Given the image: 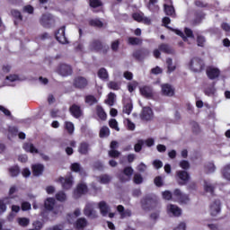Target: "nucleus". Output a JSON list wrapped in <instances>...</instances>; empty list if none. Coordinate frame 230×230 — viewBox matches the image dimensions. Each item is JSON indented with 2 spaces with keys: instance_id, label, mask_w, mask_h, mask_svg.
<instances>
[{
  "instance_id": "obj_26",
  "label": "nucleus",
  "mask_w": 230,
  "mask_h": 230,
  "mask_svg": "<svg viewBox=\"0 0 230 230\" xmlns=\"http://www.w3.org/2000/svg\"><path fill=\"white\" fill-rule=\"evenodd\" d=\"M23 149L25 152H30L31 154H39V150L31 143H25L23 145Z\"/></svg>"
},
{
  "instance_id": "obj_20",
  "label": "nucleus",
  "mask_w": 230,
  "mask_h": 230,
  "mask_svg": "<svg viewBox=\"0 0 230 230\" xmlns=\"http://www.w3.org/2000/svg\"><path fill=\"white\" fill-rule=\"evenodd\" d=\"M153 117L154 112L152 111V109L150 107H146L143 109L142 119H146V121H148Z\"/></svg>"
},
{
  "instance_id": "obj_39",
  "label": "nucleus",
  "mask_w": 230,
  "mask_h": 230,
  "mask_svg": "<svg viewBox=\"0 0 230 230\" xmlns=\"http://www.w3.org/2000/svg\"><path fill=\"white\" fill-rule=\"evenodd\" d=\"M65 128L68 134H73V132H75V124H73V122H65Z\"/></svg>"
},
{
  "instance_id": "obj_23",
  "label": "nucleus",
  "mask_w": 230,
  "mask_h": 230,
  "mask_svg": "<svg viewBox=\"0 0 230 230\" xmlns=\"http://www.w3.org/2000/svg\"><path fill=\"white\" fill-rule=\"evenodd\" d=\"M140 93L142 96L146 98H152L154 96V93L152 92V88L150 86H144L140 88Z\"/></svg>"
},
{
  "instance_id": "obj_17",
  "label": "nucleus",
  "mask_w": 230,
  "mask_h": 230,
  "mask_svg": "<svg viewBox=\"0 0 230 230\" xmlns=\"http://www.w3.org/2000/svg\"><path fill=\"white\" fill-rule=\"evenodd\" d=\"M84 215L86 217H89L90 218H94V217H96V212L94 211V209L93 208V203H88L85 206L84 208Z\"/></svg>"
},
{
  "instance_id": "obj_14",
  "label": "nucleus",
  "mask_w": 230,
  "mask_h": 230,
  "mask_svg": "<svg viewBox=\"0 0 230 230\" xmlns=\"http://www.w3.org/2000/svg\"><path fill=\"white\" fill-rule=\"evenodd\" d=\"M53 22H55V20L51 14H43L40 18V24H42V26L48 27L50 24H53Z\"/></svg>"
},
{
  "instance_id": "obj_55",
  "label": "nucleus",
  "mask_w": 230,
  "mask_h": 230,
  "mask_svg": "<svg viewBox=\"0 0 230 230\" xmlns=\"http://www.w3.org/2000/svg\"><path fill=\"white\" fill-rule=\"evenodd\" d=\"M124 123L127 125L128 130H135L136 128V124H134V122L130 121V119H126L124 120Z\"/></svg>"
},
{
  "instance_id": "obj_21",
  "label": "nucleus",
  "mask_w": 230,
  "mask_h": 230,
  "mask_svg": "<svg viewBox=\"0 0 230 230\" xmlns=\"http://www.w3.org/2000/svg\"><path fill=\"white\" fill-rule=\"evenodd\" d=\"M203 188H204L205 193H207V194L208 193L210 195H215V186L211 182L205 181Z\"/></svg>"
},
{
  "instance_id": "obj_40",
  "label": "nucleus",
  "mask_w": 230,
  "mask_h": 230,
  "mask_svg": "<svg viewBox=\"0 0 230 230\" xmlns=\"http://www.w3.org/2000/svg\"><path fill=\"white\" fill-rule=\"evenodd\" d=\"M108 87L113 91H119V87H121V84L118 82L111 81L108 83Z\"/></svg>"
},
{
  "instance_id": "obj_7",
  "label": "nucleus",
  "mask_w": 230,
  "mask_h": 230,
  "mask_svg": "<svg viewBox=\"0 0 230 230\" xmlns=\"http://www.w3.org/2000/svg\"><path fill=\"white\" fill-rule=\"evenodd\" d=\"M207 76L210 80H215V78H218V76H220V69L216 66H208Z\"/></svg>"
},
{
  "instance_id": "obj_33",
  "label": "nucleus",
  "mask_w": 230,
  "mask_h": 230,
  "mask_svg": "<svg viewBox=\"0 0 230 230\" xmlns=\"http://www.w3.org/2000/svg\"><path fill=\"white\" fill-rule=\"evenodd\" d=\"M167 73H173L174 69H177V66L173 65L172 58L166 59Z\"/></svg>"
},
{
  "instance_id": "obj_45",
  "label": "nucleus",
  "mask_w": 230,
  "mask_h": 230,
  "mask_svg": "<svg viewBox=\"0 0 230 230\" xmlns=\"http://www.w3.org/2000/svg\"><path fill=\"white\" fill-rule=\"evenodd\" d=\"M17 222H18L19 226H21L22 227H26V226H28L30 224V219H28L26 217H19L17 219Z\"/></svg>"
},
{
  "instance_id": "obj_52",
  "label": "nucleus",
  "mask_w": 230,
  "mask_h": 230,
  "mask_svg": "<svg viewBox=\"0 0 230 230\" xmlns=\"http://www.w3.org/2000/svg\"><path fill=\"white\" fill-rule=\"evenodd\" d=\"M163 195V199H164V200H173V195H172V192H170L169 190H165L162 193Z\"/></svg>"
},
{
  "instance_id": "obj_50",
  "label": "nucleus",
  "mask_w": 230,
  "mask_h": 230,
  "mask_svg": "<svg viewBox=\"0 0 230 230\" xmlns=\"http://www.w3.org/2000/svg\"><path fill=\"white\" fill-rule=\"evenodd\" d=\"M19 172H20L19 166L17 165L13 166L9 169V173L10 175H12V177H17Z\"/></svg>"
},
{
  "instance_id": "obj_54",
  "label": "nucleus",
  "mask_w": 230,
  "mask_h": 230,
  "mask_svg": "<svg viewBox=\"0 0 230 230\" xmlns=\"http://www.w3.org/2000/svg\"><path fill=\"white\" fill-rule=\"evenodd\" d=\"M145 146V140H138V142L135 145V152H141V148Z\"/></svg>"
},
{
  "instance_id": "obj_6",
  "label": "nucleus",
  "mask_w": 230,
  "mask_h": 230,
  "mask_svg": "<svg viewBox=\"0 0 230 230\" xmlns=\"http://www.w3.org/2000/svg\"><path fill=\"white\" fill-rule=\"evenodd\" d=\"M87 191V185L85 183H79L76 187V190L74 191V198L80 199V197H82V195H85Z\"/></svg>"
},
{
  "instance_id": "obj_59",
  "label": "nucleus",
  "mask_w": 230,
  "mask_h": 230,
  "mask_svg": "<svg viewBox=\"0 0 230 230\" xmlns=\"http://www.w3.org/2000/svg\"><path fill=\"white\" fill-rule=\"evenodd\" d=\"M19 211H21V207H19L17 205H13L12 206V214L10 215V217H12V218H13V217H15V214L19 213Z\"/></svg>"
},
{
  "instance_id": "obj_61",
  "label": "nucleus",
  "mask_w": 230,
  "mask_h": 230,
  "mask_svg": "<svg viewBox=\"0 0 230 230\" xmlns=\"http://www.w3.org/2000/svg\"><path fill=\"white\" fill-rule=\"evenodd\" d=\"M198 46H200L201 48L204 47V44H206V38L203 36H198L197 39Z\"/></svg>"
},
{
  "instance_id": "obj_53",
  "label": "nucleus",
  "mask_w": 230,
  "mask_h": 230,
  "mask_svg": "<svg viewBox=\"0 0 230 230\" xmlns=\"http://www.w3.org/2000/svg\"><path fill=\"white\" fill-rule=\"evenodd\" d=\"M11 13L13 17H15L16 21H22V15H21V12L17 10H12Z\"/></svg>"
},
{
  "instance_id": "obj_3",
  "label": "nucleus",
  "mask_w": 230,
  "mask_h": 230,
  "mask_svg": "<svg viewBox=\"0 0 230 230\" xmlns=\"http://www.w3.org/2000/svg\"><path fill=\"white\" fill-rule=\"evenodd\" d=\"M172 200L181 202V204H188L190 198H188V195L183 194L179 189H176L172 194Z\"/></svg>"
},
{
  "instance_id": "obj_12",
  "label": "nucleus",
  "mask_w": 230,
  "mask_h": 230,
  "mask_svg": "<svg viewBox=\"0 0 230 230\" xmlns=\"http://www.w3.org/2000/svg\"><path fill=\"white\" fill-rule=\"evenodd\" d=\"M133 19L137 22H144L145 24H150L151 21L150 18L145 17L143 13H133Z\"/></svg>"
},
{
  "instance_id": "obj_49",
  "label": "nucleus",
  "mask_w": 230,
  "mask_h": 230,
  "mask_svg": "<svg viewBox=\"0 0 230 230\" xmlns=\"http://www.w3.org/2000/svg\"><path fill=\"white\" fill-rule=\"evenodd\" d=\"M111 134V131L108 127H102L100 130L101 137H107Z\"/></svg>"
},
{
  "instance_id": "obj_18",
  "label": "nucleus",
  "mask_w": 230,
  "mask_h": 230,
  "mask_svg": "<svg viewBox=\"0 0 230 230\" xmlns=\"http://www.w3.org/2000/svg\"><path fill=\"white\" fill-rule=\"evenodd\" d=\"M98 208L102 217H107V215H109V211H110L109 205H107L105 201L99 202Z\"/></svg>"
},
{
  "instance_id": "obj_41",
  "label": "nucleus",
  "mask_w": 230,
  "mask_h": 230,
  "mask_svg": "<svg viewBox=\"0 0 230 230\" xmlns=\"http://www.w3.org/2000/svg\"><path fill=\"white\" fill-rule=\"evenodd\" d=\"M223 177L226 179V181H230V164L224 167Z\"/></svg>"
},
{
  "instance_id": "obj_63",
  "label": "nucleus",
  "mask_w": 230,
  "mask_h": 230,
  "mask_svg": "<svg viewBox=\"0 0 230 230\" xmlns=\"http://www.w3.org/2000/svg\"><path fill=\"white\" fill-rule=\"evenodd\" d=\"M153 166L156 169L159 170V168H163V162L161 160H155L153 162Z\"/></svg>"
},
{
  "instance_id": "obj_51",
  "label": "nucleus",
  "mask_w": 230,
  "mask_h": 230,
  "mask_svg": "<svg viewBox=\"0 0 230 230\" xmlns=\"http://www.w3.org/2000/svg\"><path fill=\"white\" fill-rule=\"evenodd\" d=\"M100 182L101 184H108V182H111V176L103 174L100 177Z\"/></svg>"
},
{
  "instance_id": "obj_62",
  "label": "nucleus",
  "mask_w": 230,
  "mask_h": 230,
  "mask_svg": "<svg viewBox=\"0 0 230 230\" xmlns=\"http://www.w3.org/2000/svg\"><path fill=\"white\" fill-rule=\"evenodd\" d=\"M136 87H137V82L133 81L132 83H130L128 85V89L129 91V93H133V91L136 89Z\"/></svg>"
},
{
  "instance_id": "obj_29",
  "label": "nucleus",
  "mask_w": 230,
  "mask_h": 230,
  "mask_svg": "<svg viewBox=\"0 0 230 230\" xmlns=\"http://www.w3.org/2000/svg\"><path fill=\"white\" fill-rule=\"evenodd\" d=\"M96 112L100 119H102V121H105V119H107V113H105V111H103V108L97 106Z\"/></svg>"
},
{
  "instance_id": "obj_4",
  "label": "nucleus",
  "mask_w": 230,
  "mask_h": 230,
  "mask_svg": "<svg viewBox=\"0 0 230 230\" xmlns=\"http://www.w3.org/2000/svg\"><path fill=\"white\" fill-rule=\"evenodd\" d=\"M56 71L61 76H69V75H71V73H73V69L71 68V66L66 64L59 65Z\"/></svg>"
},
{
  "instance_id": "obj_60",
  "label": "nucleus",
  "mask_w": 230,
  "mask_h": 230,
  "mask_svg": "<svg viewBox=\"0 0 230 230\" xmlns=\"http://www.w3.org/2000/svg\"><path fill=\"white\" fill-rule=\"evenodd\" d=\"M90 6L98 8V6H102V2L100 0H90Z\"/></svg>"
},
{
  "instance_id": "obj_16",
  "label": "nucleus",
  "mask_w": 230,
  "mask_h": 230,
  "mask_svg": "<svg viewBox=\"0 0 230 230\" xmlns=\"http://www.w3.org/2000/svg\"><path fill=\"white\" fill-rule=\"evenodd\" d=\"M12 197L0 199V213H4V211H6V206L12 204Z\"/></svg>"
},
{
  "instance_id": "obj_58",
  "label": "nucleus",
  "mask_w": 230,
  "mask_h": 230,
  "mask_svg": "<svg viewBox=\"0 0 230 230\" xmlns=\"http://www.w3.org/2000/svg\"><path fill=\"white\" fill-rule=\"evenodd\" d=\"M159 49H160V51H164V53H171L172 52V49H170V47L166 44L160 45Z\"/></svg>"
},
{
  "instance_id": "obj_13",
  "label": "nucleus",
  "mask_w": 230,
  "mask_h": 230,
  "mask_svg": "<svg viewBox=\"0 0 230 230\" xmlns=\"http://www.w3.org/2000/svg\"><path fill=\"white\" fill-rule=\"evenodd\" d=\"M162 94H164V96H173L175 90L172 85L165 84L162 85Z\"/></svg>"
},
{
  "instance_id": "obj_31",
  "label": "nucleus",
  "mask_w": 230,
  "mask_h": 230,
  "mask_svg": "<svg viewBox=\"0 0 230 230\" xmlns=\"http://www.w3.org/2000/svg\"><path fill=\"white\" fill-rule=\"evenodd\" d=\"M98 76L101 80H109V72H107V69L105 68H101L98 71Z\"/></svg>"
},
{
  "instance_id": "obj_10",
  "label": "nucleus",
  "mask_w": 230,
  "mask_h": 230,
  "mask_svg": "<svg viewBox=\"0 0 230 230\" xmlns=\"http://www.w3.org/2000/svg\"><path fill=\"white\" fill-rule=\"evenodd\" d=\"M168 215H172V217H181L182 215V210L177 207V205H168L167 206Z\"/></svg>"
},
{
  "instance_id": "obj_34",
  "label": "nucleus",
  "mask_w": 230,
  "mask_h": 230,
  "mask_svg": "<svg viewBox=\"0 0 230 230\" xmlns=\"http://www.w3.org/2000/svg\"><path fill=\"white\" fill-rule=\"evenodd\" d=\"M84 102L87 103V105H94V103H98V99H96L94 95H87Z\"/></svg>"
},
{
  "instance_id": "obj_36",
  "label": "nucleus",
  "mask_w": 230,
  "mask_h": 230,
  "mask_svg": "<svg viewBox=\"0 0 230 230\" xmlns=\"http://www.w3.org/2000/svg\"><path fill=\"white\" fill-rule=\"evenodd\" d=\"M101 48H102V43L100 41H93L90 44V49L92 51H100Z\"/></svg>"
},
{
  "instance_id": "obj_11",
  "label": "nucleus",
  "mask_w": 230,
  "mask_h": 230,
  "mask_svg": "<svg viewBox=\"0 0 230 230\" xmlns=\"http://www.w3.org/2000/svg\"><path fill=\"white\" fill-rule=\"evenodd\" d=\"M164 2L165 4H164V6L166 15L175 17V8H173V5L172 4V0H164Z\"/></svg>"
},
{
  "instance_id": "obj_27",
  "label": "nucleus",
  "mask_w": 230,
  "mask_h": 230,
  "mask_svg": "<svg viewBox=\"0 0 230 230\" xmlns=\"http://www.w3.org/2000/svg\"><path fill=\"white\" fill-rule=\"evenodd\" d=\"M70 112L74 118H80L82 116V110L78 105H73L70 107Z\"/></svg>"
},
{
  "instance_id": "obj_28",
  "label": "nucleus",
  "mask_w": 230,
  "mask_h": 230,
  "mask_svg": "<svg viewBox=\"0 0 230 230\" xmlns=\"http://www.w3.org/2000/svg\"><path fill=\"white\" fill-rule=\"evenodd\" d=\"M78 152L81 153L83 155H87L89 152V144L83 142L80 144L78 147Z\"/></svg>"
},
{
  "instance_id": "obj_19",
  "label": "nucleus",
  "mask_w": 230,
  "mask_h": 230,
  "mask_svg": "<svg viewBox=\"0 0 230 230\" xmlns=\"http://www.w3.org/2000/svg\"><path fill=\"white\" fill-rule=\"evenodd\" d=\"M132 173H134V169H132V167H126L124 169L125 177H120V181H122V182H127V181H130Z\"/></svg>"
},
{
  "instance_id": "obj_25",
  "label": "nucleus",
  "mask_w": 230,
  "mask_h": 230,
  "mask_svg": "<svg viewBox=\"0 0 230 230\" xmlns=\"http://www.w3.org/2000/svg\"><path fill=\"white\" fill-rule=\"evenodd\" d=\"M117 211H119L121 218H127V217H130L132 215V212H130V210H125V208L121 205L117 207Z\"/></svg>"
},
{
  "instance_id": "obj_9",
  "label": "nucleus",
  "mask_w": 230,
  "mask_h": 230,
  "mask_svg": "<svg viewBox=\"0 0 230 230\" xmlns=\"http://www.w3.org/2000/svg\"><path fill=\"white\" fill-rule=\"evenodd\" d=\"M209 212L212 217H217L220 213V200L216 199L211 202L209 207Z\"/></svg>"
},
{
  "instance_id": "obj_5",
  "label": "nucleus",
  "mask_w": 230,
  "mask_h": 230,
  "mask_svg": "<svg viewBox=\"0 0 230 230\" xmlns=\"http://www.w3.org/2000/svg\"><path fill=\"white\" fill-rule=\"evenodd\" d=\"M63 190H71L73 188V176L70 174L66 177L59 178Z\"/></svg>"
},
{
  "instance_id": "obj_46",
  "label": "nucleus",
  "mask_w": 230,
  "mask_h": 230,
  "mask_svg": "<svg viewBox=\"0 0 230 230\" xmlns=\"http://www.w3.org/2000/svg\"><path fill=\"white\" fill-rule=\"evenodd\" d=\"M87 226V221L85 218H80L76 221V228L77 229H84Z\"/></svg>"
},
{
  "instance_id": "obj_2",
  "label": "nucleus",
  "mask_w": 230,
  "mask_h": 230,
  "mask_svg": "<svg viewBox=\"0 0 230 230\" xmlns=\"http://www.w3.org/2000/svg\"><path fill=\"white\" fill-rule=\"evenodd\" d=\"M45 209H48V211H53L55 215H58V213H62V207H56L55 206V199L53 198H48L45 200Z\"/></svg>"
},
{
  "instance_id": "obj_35",
  "label": "nucleus",
  "mask_w": 230,
  "mask_h": 230,
  "mask_svg": "<svg viewBox=\"0 0 230 230\" xmlns=\"http://www.w3.org/2000/svg\"><path fill=\"white\" fill-rule=\"evenodd\" d=\"M114 102H116V94L110 93L108 99L106 100V103L107 105H110V107H112V105H114Z\"/></svg>"
},
{
  "instance_id": "obj_44",
  "label": "nucleus",
  "mask_w": 230,
  "mask_h": 230,
  "mask_svg": "<svg viewBox=\"0 0 230 230\" xmlns=\"http://www.w3.org/2000/svg\"><path fill=\"white\" fill-rule=\"evenodd\" d=\"M123 112H125V114L129 115L130 112H132V102L128 101L123 108Z\"/></svg>"
},
{
  "instance_id": "obj_43",
  "label": "nucleus",
  "mask_w": 230,
  "mask_h": 230,
  "mask_svg": "<svg viewBox=\"0 0 230 230\" xmlns=\"http://www.w3.org/2000/svg\"><path fill=\"white\" fill-rule=\"evenodd\" d=\"M89 23L91 26H95L96 28H102L103 26V22L99 19H92Z\"/></svg>"
},
{
  "instance_id": "obj_24",
  "label": "nucleus",
  "mask_w": 230,
  "mask_h": 230,
  "mask_svg": "<svg viewBox=\"0 0 230 230\" xmlns=\"http://www.w3.org/2000/svg\"><path fill=\"white\" fill-rule=\"evenodd\" d=\"M177 176L182 181L181 184H186V182L190 181V174H188V172L185 171H178Z\"/></svg>"
},
{
  "instance_id": "obj_32",
  "label": "nucleus",
  "mask_w": 230,
  "mask_h": 230,
  "mask_svg": "<svg viewBox=\"0 0 230 230\" xmlns=\"http://www.w3.org/2000/svg\"><path fill=\"white\" fill-rule=\"evenodd\" d=\"M19 76L17 75H11L9 76H6L5 78V84L6 85H12L13 82H17L19 81Z\"/></svg>"
},
{
  "instance_id": "obj_1",
  "label": "nucleus",
  "mask_w": 230,
  "mask_h": 230,
  "mask_svg": "<svg viewBox=\"0 0 230 230\" xmlns=\"http://www.w3.org/2000/svg\"><path fill=\"white\" fill-rule=\"evenodd\" d=\"M188 67L193 73H200L204 69V60L200 58H193L188 63Z\"/></svg>"
},
{
  "instance_id": "obj_15",
  "label": "nucleus",
  "mask_w": 230,
  "mask_h": 230,
  "mask_svg": "<svg viewBox=\"0 0 230 230\" xmlns=\"http://www.w3.org/2000/svg\"><path fill=\"white\" fill-rule=\"evenodd\" d=\"M74 85L78 89H84V87H86L87 85V79H85V77L78 76L74 80Z\"/></svg>"
},
{
  "instance_id": "obj_22",
  "label": "nucleus",
  "mask_w": 230,
  "mask_h": 230,
  "mask_svg": "<svg viewBox=\"0 0 230 230\" xmlns=\"http://www.w3.org/2000/svg\"><path fill=\"white\" fill-rule=\"evenodd\" d=\"M42 172H44V165L38 164L32 165V173L35 177H39V175H42Z\"/></svg>"
},
{
  "instance_id": "obj_37",
  "label": "nucleus",
  "mask_w": 230,
  "mask_h": 230,
  "mask_svg": "<svg viewBox=\"0 0 230 230\" xmlns=\"http://www.w3.org/2000/svg\"><path fill=\"white\" fill-rule=\"evenodd\" d=\"M56 199L59 202H66L67 200V195H66L64 191H59L56 194Z\"/></svg>"
},
{
  "instance_id": "obj_64",
  "label": "nucleus",
  "mask_w": 230,
  "mask_h": 230,
  "mask_svg": "<svg viewBox=\"0 0 230 230\" xmlns=\"http://www.w3.org/2000/svg\"><path fill=\"white\" fill-rule=\"evenodd\" d=\"M180 166L183 170H188V168H190V163L186 160H182L181 162H180Z\"/></svg>"
},
{
  "instance_id": "obj_38",
  "label": "nucleus",
  "mask_w": 230,
  "mask_h": 230,
  "mask_svg": "<svg viewBox=\"0 0 230 230\" xmlns=\"http://www.w3.org/2000/svg\"><path fill=\"white\" fill-rule=\"evenodd\" d=\"M156 3H157V0H149L148 9L151 12H157V10H159V6L155 4Z\"/></svg>"
},
{
  "instance_id": "obj_57",
  "label": "nucleus",
  "mask_w": 230,
  "mask_h": 230,
  "mask_svg": "<svg viewBox=\"0 0 230 230\" xmlns=\"http://www.w3.org/2000/svg\"><path fill=\"white\" fill-rule=\"evenodd\" d=\"M128 42L132 46H137V44H141V40L138 38L134 37L128 38Z\"/></svg>"
},
{
  "instance_id": "obj_56",
  "label": "nucleus",
  "mask_w": 230,
  "mask_h": 230,
  "mask_svg": "<svg viewBox=\"0 0 230 230\" xmlns=\"http://www.w3.org/2000/svg\"><path fill=\"white\" fill-rule=\"evenodd\" d=\"M133 181L135 184H141L143 182V176H141L139 173H136L134 175Z\"/></svg>"
},
{
  "instance_id": "obj_42",
  "label": "nucleus",
  "mask_w": 230,
  "mask_h": 230,
  "mask_svg": "<svg viewBox=\"0 0 230 230\" xmlns=\"http://www.w3.org/2000/svg\"><path fill=\"white\" fill-rule=\"evenodd\" d=\"M71 170L72 172H79V173L82 175V173H84V169H82V167L80 166V164L78 163H75L71 165Z\"/></svg>"
},
{
  "instance_id": "obj_30",
  "label": "nucleus",
  "mask_w": 230,
  "mask_h": 230,
  "mask_svg": "<svg viewBox=\"0 0 230 230\" xmlns=\"http://www.w3.org/2000/svg\"><path fill=\"white\" fill-rule=\"evenodd\" d=\"M81 212L80 209H75L74 214H70L67 216V220L70 224H74L75 220H76L77 217H80Z\"/></svg>"
},
{
  "instance_id": "obj_47",
  "label": "nucleus",
  "mask_w": 230,
  "mask_h": 230,
  "mask_svg": "<svg viewBox=\"0 0 230 230\" xmlns=\"http://www.w3.org/2000/svg\"><path fill=\"white\" fill-rule=\"evenodd\" d=\"M146 55H148V51L137 50L134 53V57H136V58H137L138 60H141V58H144L145 57H146Z\"/></svg>"
},
{
  "instance_id": "obj_8",
  "label": "nucleus",
  "mask_w": 230,
  "mask_h": 230,
  "mask_svg": "<svg viewBox=\"0 0 230 230\" xmlns=\"http://www.w3.org/2000/svg\"><path fill=\"white\" fill-rule=\"evenodd\" d=\"M56 39L58 41L60 42V44H67V38H66V27H61L57 32H56Z\"/></svg>"
},
{
  "instance_id": "obj_48",
  "label": "nucleus",
  "mask_w": 230,
  "mask_h": 230,
  "mask_svg": "<svg viewBox=\"0 0 230 230\" xmlns=\"http://www.w3.org/2000/svg\"><path fill=\"white\" fill-rule=\"evenodd\" d=\"M109 126L111 127V128L117 130V132H119V127H118V121L115 119H110Z\"/></svg>"
}]
</instances>
